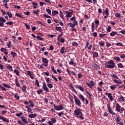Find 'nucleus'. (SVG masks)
<instances>
[{
	"mask_svg": "<svg viewBox=\"0 0 125 125\" xmlns=\"http://www.w3.org/2000/svg\"><path fill=\"white\" fill-rule=\"evenodd\" d=\"M104 65L105 68H109L110 69H114V68L116 67V63H115L113 60H111L106 62Z\"/></svg>",
	"mask_w": 125,
	"mask_h": 125,
	"instance_id": "1",
	"label": "nucleus"
},
{
	"mask_svg": "<svg viewBox=\"0 0 125 125\" xmlns=\"http://www.w3.org/2000/svg\"><path fill=\"white\" fill-rule=\"evenodd\" d=\"M74 114L76 118H79V116L80 115V119H82V120H83L84 119V118L83 117V112H82L81 108H79V107H77V109L75 110Z\"/></svg>",
	"mask_w": 125,
	"mask_h": 125,
	"instance_id": "2",
	"label": "nucleus"
},
{
	"mask_svg": "<svg viewBox=\"0 0 125 125\" xmlns=\"http://www.w3.org/2000/svg\"><path fill=\"white\" fill-rule=\"evenodd\" d=\"M115 110L116 112H118L119 113H120V114H122L124 111V116L125 117V109L124 107H122L118 103L115 105Z\"/></svg>",
	"mask_w": 125,
	"mask_h": 125,
	"instance_id": "3",
	"label": "nucleus"
},
{
	"mask_svg": "<svg viewBox=\"0 0 125 125\" xmlns=\"http://www.w3.org/2000/svg\"><path fill=\"white\" fill-rule=\"evenodd\" d=\"M73 96L76 105L78 106V107H82V102H81V100H80V99H79V98L75 95H74Z\"/></svg>",
	"mask_w": 125,
	"mask_h": 125,
	"instance_id": "4",
	"label": "nucleus"
},
{
	"mask_svg": "<svg viewBox=\"0 0 125 125\" xmlns=\"http://www.w3.org/2000/svg\"><path fill=\"white\" fill-rule=\"evenodd\" d=\"M107 110L108 111V112L110 115H112V116H117V113H115L113 110H112V108H111V106L110 104H107Z\"/></svg>",
	"mask_w": 125,
	"mask_h": 125,
	"instance_id": "5",
	"label": "nucleus"
},
{
	"mask_svg": "<svg viewBox=\"0 0 125 125\" xmlns=\"http://www.w3.org/2000/svg\"><path fill=\"white\" fill-rule=\"evenodd\" d=\"M73 13H74L73 10H69V11H65L66 17L67 18H70V17H72V15H73Z\"/></svg>",
	"mask_w": 125,
	"mask_h": 125,
	"instance_id": "6",
	"label": "nucleus"
},
{
	"mask_svg": "<svg viewBox=\"0 0 125 125\" xmlns=\"http://www.w3.org/2000/svg\"><path fill=\"white\" fill-rule=\"evenodd\" d=\"M86 85H87L88 87L89 88H92V86H94L95 85V82L93 81H90V83L88 82L86 83Z\"/></svg>",
	"mask_w": 125,
	"mask_h": 125,
	"instance_id": "7",
	"label": "nucleus"
},
{
	"mask_svg": "<svg viewBox=\"0 0 125 125\" xmlns=\"http://www.w3.org/2000/svg\"><path fill=\"white\" fill-rule=\"evenodd\" d=\"M54 107L56 111H60L61 110H63L64 109V107H63L62 104H61L60 105H56L55 104H54Z\"/></svg>",
	"mask_w": 125,
	"mask_h": 125,
	"instance_id": "8",
	"label": "nucleus"
},
{
	"mask_svg": "<svg viewBox=\"0 0 125 125\" xmlns=\"http://www.w3.org/2000/svg\"><path fill=\"white\" fill-rule=\"evenodd\" d=\"M42 61L44 63V66L46 67V66L48 65V60L45 58L42 57Z\"/></svg>",
	"mask_w": 125,
	"mask_h": 125,
	"instance_id": "9",
	"label": "nucleus"
},
{
	"mask_svg": "<svg viewBox=\"0 0 125 125\" xmlns=\"http://www.w3.org/2000/svg\"><path fill=\"white\" fill-rule=\"evenodd\" d=\"M105 94L107 95L110 101H114V98H113V96H112V93L105 92Z\"/></svg>",
	"mask_w": 125,
	"mask_h": 125,
	"instance_id": "10",
	"label": "nucleus"
},
{
	"mask_svg": "<svg viewBox=\"0 0 125 125\" xmlns=\"http://www.w3.org/2000/svg\"><path fill=\"white\" fill-rule=\"evenodd\" d=\"M92 67L94 70H100V65L96 63H93L92 65Z\"/></svg>",
	"mask_w": 125,
	"mask_h": 125,
	"instance_id": "11",
	"label": "nucleus"
},
{
	"mask_svg": "<svg viewBox=\"0 0 125 125\" xmlns=\"http://www.w3.org/2000/svg\"><path fill=\"white\" fill-rule=\"evenodd\" d=\"M1 52H3L5 55L7 56L8 54V52H7V49L5 48L2 47L0 49Z\"/></svg>",
	"mask_w": 125,
	"mask_h": 125,
	"instance_id": "12",
	"label": "nucleus"
},
{
	"mask_svg": "<svg viewBox=\"0 0 125 125\" xmlns=\"http://www.w3.org/2000/svg\"><path fill=\"white\" fill-rule=\"evenodd\" d=\"M42 89L45 90V91H46V92H49V89L47 87V86L46 85V83H44L42 85Z\"/></svg>",
	"mask_w": 125,
	"mask_h": 125,
	"instance_id": "13",
	"label": "nucleus"
},
{
	"mask_svg": "<svg viewBox=\"0 0 125 125\" xmlns=\"http://www.w3.org/2000/svg\"><path fill=\"white\" fill-rule=\"evenodd\" d=\"M76 88H77L78 89H79V90H81L82 92L84 91V88H83L81 85L76 84Z\"/></svg>",
	"mask_w": 125,
	"mask_h": 125,
	"instance_id": "14",
	"label": "nucleus"
},
{
	"mask_svg": "<svg viewBox=\"0 0 125 125\" xmlns=\"http://www.w3.org/2000/svg\"><path fill=\"white\" fill-rule=\"evenodd\" d=\"M0 119L2 120L3 122H5V123H9V120L2 116L0 115Z\"/></svg>",
	"mask_w": 125,
	"mask_h": 125,
	"instance_id": "15",
	"label": "nucleus"
},
{
	"mask_svg": "<svg viewBox=\"0 0 125 125\" xmlns=\"http://www.w3.org/2000/svg\"><path fill=\"white\" fill-rule=\"evenodd\" d=\"M68 25L70 26V28H75V26H77V25H78V23L73 22V23H72V22H70L68 23Z\"/></svg>",
	"mask_w": 125,
	"mask_h": 125,
	"instance_id": "16",
	"label": "nucleus"
},
{
	"mask_svg": "<svg viewBox=\"0 0 125 125\" xmlns=\"http://www.w3.org/2000/svg\"><path fill=\"white\" fill-rule=\"evenodd\" d=\"M38 116V114L36 113L34 114H30L28 115V117L30 119H34V118H36Z\"/></svg>",
	"mask_w": 125,
	"mask_h": 125,
	"instance_id": "17",
	"label": "nucleus"
},
{
	"mask_svg": "<svg viewBox=\"0 0 125 125\" xmlns=\"http://www.w3.org/2000/svg\"><path fill=\"white\" fill-rule=\"evenodd\" d=\"M21 121L23 123H24V124H29V122H27V119H26V118H25V117H24V116L21 117Z\"/></svg>",
	"mask_w": 125,
	"mask_h": 125,
	"instance_id": "18",
	"label": "nucleus"
},
{
	"mask_svg": "<svg viewBox=\"0 0 125 125\" xmlns=\"http://www.w3.org/2000/svg\"><path fill=\"white\" fill-rule=\"evenodd\" d=\"M117 86H119V84H116V85L113 84L110 86V89H111V90H115V89L117 88Z\"/></svg>",
	"mask_w": 125,
	"mask_h": 125,
	"instance_id": "19",
	"label": "nucleus"
},
{
	"mask_svg": "<svg viewBox=\"0 0 125 125\" xmlns=\"http://www.w3.org/2000/svg\"><path fill=\"white\" fill-rule=\"evenodd\" d=\"M28 103L30 104V106L32 108H33V107H35V103H34V102H33L31 100H29L28 101Z\"/></svg>",
	"mask_w": 125,
	"mask_h": 125,
	"instance_id": "20",
	"label": "nucleus"
},
{
	"mask_svg": "<svg viewBox=\"0 0 125 125\" xmlns=\"http://www.w3.org/2000/svg\"><path fill=\"white\" fill-rule=\"evenodd\" d=\"M91 31L92 33L94 32V30H95V23L94 22L92 23V25H91Z\"/></svg>",
	"mask_w": 125,
	"mask_h": 125,
	"instance_id": "21",
	"label": "nucleus"
},
{
	"mask_svg": "<svg viewBox=\"0 0 125 125\" xmlns=\"http://www.w3.org/2000/svg\"><path fill=\"white\" fill-rule=\"evenodd\" d=\"M93 58H96L99 56V54H98V53L96 52H93Z\"/></svg>",
	"mask_w": 125,
	"mask_h": 125,
	"instance_id": "22",
	"label": "nucleus"
},
{
	"mask_svg": "<svg viewBox=\"0 0 125 125\" xmlns=\"http://www.w3.org/2000/svg\"><path fill=\"white\" fill-rule=\"evenodd\" d=\"M15 83L17 87H20V83L18 82V79L17 78L15 79Z\"/></svg>",
	"mask_w": 125,
	"mask_h": 125,
	"instance_id": "23",
	"label": "nucleus"
},
{
	"mask_svg": "<svg viewBox=\"0 0 125 125\" xmlns=\"http://www.w3.org/2000/svg\"><path fill=\"white\" fill-rule=\"evenodd\" d=\"M31 4H32L33 7V8L35 9L37 8V6H38V3H37V2H36L35 1H33L31 3Z\"/></svg>",
	"mask_w": 125,
	"mask_h": 125,
	"instance_id": "24",
	"label": "nucleus"
},
{
	"mask_svg": "<svg viewBox=\"0 0 125 125\" xmlns=\"http://www.w3.org/2000/svg\"><path fill=\"white\" fill-rule=\"evenodd\" d=\"M71 21H73V23H78V21L76 20V17H72L70 18Z\"/></svg>",
	"mask_w": 125,
	"mask_h": 125,
	"instance_id": "25",
	"label": "nucleus"
},
{
	"mask_svg": "<svg viewBox=\"0 0 125 125\" xmlns=\"http://www.w3.org/2000/svg\"><path fill=\"white\" fill-rule=\"evenodd\" d=\"M118 33L116 31H112L111 33H110V37H114L116 36Z\"/></svg>",
	"mask_w": 125,
	"mask_h": 125,
	"instance_id": "26",
	"label": "nucleus"
},
{
	"mask_svg": "<svg viewBox=\"0 0 125 125\" xmlns=\"http://www.w3.org/2000/svg\"><path fill=\"white\" fill-rule=\"evenodd\" d=\"M26 88H27V86L25 85L22 86V88L21 87V89L22 90V92H26Z\"/></svg>",
	"mask_w": 125,
	"mask_h": 125,
	"instance_id": "27",
	"label": "nucleus"
},
{
	"mask_svg": "<svg viewBox=\"0 0 125 125\" xmlns=\"http://www.w3.org/2000/svg\"><path fill=\"white\" fill-rule=\"evenodd\" d=\"M6 68L7 70H9L10 72H12L13 71V69H12V66L9 65L6 66Z\"/></svg>",
	"mask_w": 125,
	"mask_h": 125,
	"instance_id": "28",
	"label": "nucleus"
},
{
	"mask_svg": "<svg viewBox=\"0 0 125 125\" xmlns=\"http://www.w3.org/2000/svg\"><path fill=\"white\" fill-rule=\"evenodd\" d=\"M119 100L120 102H124L125 101V99L124 96H121L120 98H119Z\"/></svg>",
	"mask_w": 125,
	"mask_h": 125,
	"instance_id": "29",
	"label": "nucleus"
},
{
	"mask_svg": "<svg viewBox=\"0 0 125 125\" xmlns=\"http://www.w3.org/2000/svg\"><path fill=\"white\" fill-rule=\"evenodd\" d=\"M14 96L16 100H19L20 99V97L19 96V95L17 93L15 94Z\"/></svg>",
	"mask_w": 125,
	"mask_h": 125,
	"instance_id": "30",
	"label": "nucleus"
},
{
	"mask_svg": "<svg viewBox=\"0 0 125 125\" xmlns=\"http://www.w3.org/2000/svg\"><path fill=\"white\" fill-rule=\"evenodd\" d=\"M39 12H40V10H33V13L36 14V16H39Z\"/></svg>",
	"mask_w": 125,
	"mask_h": 125,
	"instance_id": "31",
	"label": "nucleus"
},
{
	"mask_svg": "<svg viewBox=\"0 0 125 125\" xmlns=\"http://www.w3.org/2000/svg\"><path fill=\"white\" fill-rule=\"evenodd\" d=\"M110 77L111 78H113V79H119V77H118V75L116 74H111Z\"/></svg>",
	"mask_w": 125,
	"mask_h": 125,
	"instance_id": "32",
	"label": "nucleus"
},
{
	"mask_svg": "<svg viewBox=\"0 0 125 125\" xmlns=\"http://www.w3.org/2000/svg\"><path fill=\"white\" fill-rule=\"evenodd\" d=\"M56 14H59V12H58V11L54 10L52 11V15L53 16H55Z\"/></svg>",
	"mask_w": 125,
	"mask_h": 125,
	"instance_id": "33",
	"label": "nucleus"
},
{
	"mask_svg": "<svg viewBox=\"0 0 125 125\" xmlns=\"http://www.w3.org/2000/svg\"><path fill=\"white\" fill-rule=\"evenodd\" d=\"M114 119L116 122H117V123H120V122H121V119H120L119 117L114 116Z\"/></svg>",
	"mask_w": 125,
	"mask_h": 125,
	"instance_id": "34",
	"label": "nucleus"
},
{
	"mask_svg": "<svg viewBox=\"0 0 125 125\" xmlns=\"http://www.w3.org/2000/svg\"><path fill=\"white\" fill-rule=\"evenodd\" d=\"M113 59L116 61H121V59L119 57H113Z\"/></svg>",
	"mask_w": 125,
	"mask_h": 125,
	"instance_id": "35",
	"label": "nucleus"
},
{
	"mask_svg": "<svg viewBox=\"0 0 125 125\" xmlns=\"http://www.w3.org/2000/svg\"><path fill=\"white\" fill-rule=\"evenodd\" d=\"M79 97H80L81 100L83 101V102H84L85 99L84 98V97L82 94L79 95Z\"/></svg>",
	"mask_w": 125,
	"mask_h": 125,
	"instance_id": "36",
	"label": "nucleus"
},
{
	"mask_svg": "<svg viewBox=\"0 0 125 125\" xmlns=\"http://www.w3.org/2000/svg\"><path fill=\"white\" fill-rule=\"evenodd\" d=\"M104 12H105L106 16H109V9H108V8H105Z\"/></svg>",
	"mask_w": 125,
	"mask_h": 125,
	"instance_id": "37",
	"label": "nucleus"
},
{
	"mask_svg": "<svg viewBox=\"0 0 125 125\" xmlns=\"http://www.w3.org/2000/svg\"><path fill=\"white\" fill-rule=\"evenodd\" d=\"M65 52V47H62L60 49V52L62 54H63L64 52Z\"/></svg>",
	"mask_w": 125,
	"mask_h": 125,
	"instance_id": "38",
	"label": "nucleus"
},
{
	"mask_svg": "<svg viewBox=\"0 0 125 125\" xmlns=\"http://www.w3.org/2000/svg\"><path fill=\"white\" fill-rule=\"evenodd\" d=\"M60 17L62 19L64 20V15L63 14V12L62 11H60Z\"/></svg>",
	"mask_w": 125,
	"mask_h": 125,
	"instance_id": "39",
	"label": "nucleus"
},
{
	"mask_svg": "<svg viewBox=\"0 0 125 125\" xmlns=\"http://www.w3.org/2000/svg\"><path fill=\"white\" fill-rule=\"evenodd\" d=\"M35 85H37L38 87H40V83L39 82V80H35Z\"/></svg>",
	"mask_w": 125,
	"mask_h": 125,
	"instance_id": "40",
	"label": "nucleus"
},
{
	"mask_svg": "<svg viewBox=\"0 0 125 125\" xmlns=\"http://www.w3.org/2000/svg\"><path fill=\"white\" fill-rule=\"evenodd\" d=\"M2 85H3L4 87H6L7 88H11V86H10V85H8L5 83H3Z\"/></svg>",
	"mask_w": 125,
	"mask_h": 125,
	"instance_id": "41",
	"label": "nucleus"
},
{
	"mask_svg": "<svg viewBox=\"0 0 125 125\" xmlns=\"http://www.w3.org/2000/svg\"><path fill=\"white\" fill-rule=\"evenodd\" d=\"M0 22H2V23H5V22H6V20H5L4 18L0 17Z\"/></svg>",
	"mask_w": 125,
	"mask_h": 125,
	"instance_id": "42",
	"label": "nucleus"
},
{
	"mask_svg": "<svg viewBox=\"0 0 125 125\" xmlns=\"http://www.w3.org/2000/svg\"><path fill=\"white\" fill-rule=\"evenodd\" d=\"M14 73H15L17 76H20V73H19V71L17 70V69H15L14 70Z\"/></svg>",
	"mask_w": 125,
	"mask_h": 125,
	"instance_id": "43",
	"label": "nucleus"
},
{
	"mask_svg": "<svg viewBox=\"0 0 125 125\" xmlns=\"http://www.w3.org/2000/svg\"><path fill=\"white\" fill-rule=\"evenodd\" d=\"M55 29L56 30H57V31H58L59 32H61V31H62V28H61V27L56 26Z\"/></svg>",
	"mask_w": 125,
	"mask_h": 125,
	"instance_id": "44",
	"label": "nucleus"
},
{
	"mask_svg": "<svg viewBox=\"0 0 125 125\" xmlns=\"http://www.w3.org/2000/svg\"><path fill=\"white\" fill-rule=\"evenodd\" d=\"M69 100L71 103H74V98L71 95H69Z\"/></svg>",
	"mask_w": 125,
	"mask_h": 125,
	"instance_id": "45",
	"label": "nucleus"
},
{
	"mask_svg": "<svg viewBox=\"0 0 125 125\" xmlns=\"http://www.w3.org/2000/svg\"><path fill=\"white\" fill-rule=\"evenodd\" d=\"M69 65H74V67H76V65H77V63H74V62H73V61L69 62Z\"/></svg>",
	"mask_w": 125,
	"mask_h": 125,
	"instance_id": "46",
	"label": "nucleus"
},
{
	"mask_svg": "<svg viewBox=\"0 0 125 125\" xmlns=\"http://www.w3.org/2000/svg\"><path fill=\"white\" fill-rule=\"evenodd\" d=\"M11 55H12L13 58H14V57L17 55V54L14 52H11Z\"/></svg>",
	"mask_w": 125,
	"mask_h": 125,
	"instance_id": "47",
	"label": "nucleus"
},
{
	"mask_svg": "<svg viewBox=\"0 0 125 125\" xmlns=\"http://www.w3.org/2000/svg\"><path fill=\"white\" fill-rule=\"evenodd\" d=\"M72 46H76V47H78V43L77 42H72Z\"/></svg>",
	"mask_w": 125,
	"mask_h": 125,
	"instance_id": "48",
	"label": "nucleus"
},
{
	"mask_svg": "<svg viewBox=\"0 0 125 125\" xmlns=\"http://www.w3.org/2000/svg\"><path fill=\"white\" fill-rule=\"evenodd\" d=\"M0 88H1V90H2L3 91H6V89L4 87L2 86L0 84Z\"/></svg>",
	"mask_w": 125,
	"mask_h": 125,
	"instance_id": "49",
	"label": "nucleus"
},
{
	"mask_svg": "<svg viewBox=\"0 0 125 125\" xmlns=\"http://www.w3.org/2000/svg\"><path fill=\"white\" fill-rule=\"evenodd\" d=\"M115 45H117V46H124V45H123L122 42L116 43Z\"/></svg>",
	"mask_w": 125,
	"mask_h": 125,
	"instance_id": "50",
	"label": "nucleus"
},
{
	"mask_svg": "<svg viewBox=\"0 0 125 125\" xmlns=\"http://www.w3.org/2000/svg\"><path fill=\"white\" fill-rule=\"evenodd\" d=\"M46 11L49 15H51V10L50 9H46Z\"/></svg>",
	"mask_w": 125,
	"mask_h": 125,
	"instance_id": "51",
	"label": "nucleus"
},
{
	"mask_svg": "<svg viewBox=\"0 0 125 125\" xmlns=\"http://www.w3.org/2000/svg\"><path fill=\"white\" fill-rule=\"evenodd\" d=\"M50 120L51 122H52L53 124H55V123H56V119L52 118Z\"/></svg>",
	"mask_w": 125,
	"mask_h": 125,
	"instance_id": "52",
	"label": "nucleus"
},
{
	"mask_svg": "<svg viewBox=\"0 0 125 125\" xmlns=\"http://www.w3.org/2000/svg\"><path fill=\"white\" fill-rule=\"evenodd\" d=\"M7 14L9 18H12V14H11V13H9V12H7Z\"/></svg>",
	"mask_w": 125,
	"mask_h": 125,
	"instance_id": "53",
	"label": "nucleus"
},
{
	"mask_svg": "<svg viewBox=\"0 0 125 125\" xmlns=\"http://www.w3.org/2000/svg\"><path fill=\"white\" fill-rule=\"evenodd\" d=\"M69 86H70V87H71V90L72 91H73L74 92H76V89H75V88L74 87V86L73 85H70Z\"/></svg>",
	"mask_w": 125,
	"mask_h": 125,
	"instance_id": "54",
	"label": "nucleus"
},
{
	"mask_svg": "<svg viewBox=\"0 0 125 125\" xmlns=\"http://www.w3.org/2000/svg\"><path fill=\"white\" fill-rule=\"evenodd\" d=\"M117 65L118 68H124V65L122 63H118Z\"/></svg>",
	"mask_w": 125,
	"mask_h": 125,
	"instance_id": "55",
	"label": "nucleus"
},
{
	"mask_svg": "<svg viewBox=\"0 0 125 125\" xmlns=\"http://www.w3.org/2000/svg\"><path fill=\"white\" fill-rule=\"evenodd\" d=\"M27 74L28 75V76H32L33 75V72L30 71H26Z\"/></svg>",
	"mask_w": 125,
	"mask_h": 125,
	"instance_id": "56",
	"label": "nucleus"
},
{
	"mask_svg": "<svg viewBox=\"0 0 125 125\" xmlns=\"http://www.w3.org/2000/svg\"><path fill=\"white\" fill-rule=\"evenodd\" d=\"M113 82L115 83H122L121 82H120V81H119V80L117 79L113 80Z\"/></svg>",
	"mask_w": 125,
	"mask_h": 125,
	"instance_id": "57",
	"label": "nucleus"
},
{
	"mask_svg": "<svg viewBox=\"0 0 125 125\" xmlns=\"http://www.w3.org/2000/svg\"><path fill=\"white\" fill-rule=\"evenodd\" d=\"M43 91L42 90V89H41L37 90V93L40 95V94H41V93H42Z\"/></svg>",
	"mask_w": 125,
	"mask_h": 125,
	"instance_id": "58",
	"label": "nucleus"
},
{
	"mask_svg": "<svg viewBox=\"0 0 125 125\" xmlns=\"http://www.w3.org/2000/svg\"><path fill=\"white\" fill-rule=\"evenodd\" d=\"M115 17H117L118 18H120V17H121V14L119 13H115Z\"/></svg>",
	"mask_w": 125,
	"mask_h": 125,
	"instance_id": "59",
	"label": "nucleus"
},
{
	"mask_svg": "<svg viewBox=\"0 0 125 125\" xmlns=\"http://www.w3.org/2000/svg\"><path fill=\"white\" fill-rule=\"evenodd\" d=\"M37 24H40V25H42V26H44V23L42 22L41 21H37L36 22Z\"/></svg>",
	"mask_w": 125,
	"mask_h": 125,
	"instance_id": "60",
	"label": "nucleus"
},
{
	"mask_svg": "<svg viewBox=\"0 0 125 125\" xmlns=\"http://www.w3.org/2000/svg\"><path fill=\"white\" fill-rule=\"evenodd\" d=\"M47 86L49 87V88H52V87H53V85L50 83L47 84Z\"/></svg>",
	"mask_w": 125,
	"mask_h": 125,
	"instance_id": "61",
	"label": "nucleus"
},
{
	"mask_svg": "<svg viewBox=\"0 0 125 125\" xmlns=\"http://www.w3.org/2000/svg\"><path fill=\"white\" fill-rule=\"evenodd\" d=\"M7 46L8 48H10L11 47V41H9V43L7 44Z\"/></svg>",
	"mask_w": 125,
	"mask_h": 125,
	"instance_id": "62",
	"label": "nucleus"
},
{
	"mask_svg": "<svg viewBox=\"0 0 125 125\" xmlns=\"http://www.w3.org/2000/svg\"><path fill=\"white\" fill-rule=\"evenodd\" d=\"M99 44L100 46H104L105 45V43H104L103 42H99Z\"/></svg>",
	"mask_w": 125,
	"mask_h": 125,
	"instance_id": "63",
	"label": "nucleus"
},
{
	"mask_svg": "<svg viewBox=\"0 0 125 125\" xmlns=\"http://www.w3.org/2000/svg\"><path fill=\"white\" fill-rule=\"evenodd\" d=\"M5 24H6V25H13V22H12V21H8Z\"/></svg>",
	"mask_w": 125,
	"mask_h": 125,
	"instance_id": "64",
	"label": "nucleus"
}]
</instances>
